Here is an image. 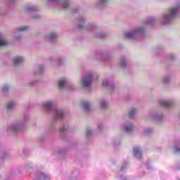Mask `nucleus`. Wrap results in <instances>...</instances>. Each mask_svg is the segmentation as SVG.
Listing matches in <instances>:
<instances>
[{
	"label": "nucleus",
	"mask_w": 180,
	"mask_h": 180,
	"mask_svg": "<svg viewBox=\"0 0 180 180\" xmlns=\"http://www.w3.org/2000/svg\"><path fill=\"white\" fill-rule=\"evenodd\" d=\"M94 79V77L92 75H89L88 76H86L83 79H82V85L85 86V88L88 86H91L92 84V80Z\"/></svg>",
	"instance_id": "f257e3e1"
},
{
	"label": "nucleus",
	"mask_w": 180,
	"mask_h": 180,
	"mask_svg": "<svg viewBox=\"0 0 180 180\" xmlns=\"http://www.w3.org/2000/svg\"><path fill=\"white\" fill-rule=\"evenodd\" d=\"M178 9H179V7H175L172 8L169 11V14L165 15V19H169L171 18H174L175 15H176V12H178Z\"/></svg>",
	"instance_id": "f03ea898"
},
{
	"label": "nucleus",
	"mask_w": 180,
	"mask_h": 180,
	"mask_svg": "<svg viewBox=\"0 0 180 180\" xmlns=\"http://www.w3.org/2000/svg\"><path fill=\"white\" fill-rule=\"evenodd\" d=\"M141 32H143L142 28L135 30L132 32H128V33L124 34V38L125 39H131V37H133V36H134L135 33H141Z\"/></svg>",
	"instance_id": "7ed1b4c3"
},
{
	"label": "nucleus",
	"mask_w": 180,
	"mask_h": 180,
	"mask_svg": "<svg viewBox=\"0 0 180 180\" xmlns=\"http://www.w3.org/2000/svg\"><path fill=\"white\" fill-rule=\"evenodd\" d=\"M66 83H67V79L65 78L61 79L60 80H59L58 83V88L60 89L64 88V85H65Z\"/></svg>",
	"instance_id": "20e7f679"
},
{
	"label": "nucleus",
	"mask_w": 180,
	"mask_h": 180,
	"mask_svg": "<svg viewBox=\"0 0 180 180\" xmlns=\"http://www.w3.org/2000/svg\"><path fill=\"white\" fill-rule=\"evenodd\" d=\"M23 61L22 57H17L13 59V64L15 65H18V64H20Z\"/></svg>",
	"instance_id": "39448f33"
},
{
	"label": "nucleus",
	"mask_w": 180,
	"mask_h": 180,
	"mask_svg": "<svg viewBox=\"0 0 180 180\" xmlns=\"http://www.w3.org/2000/svg\"><path fill=\"white\" fill-rule=\"evenodd\" d=\"M82 105L84 107V110L86 111L89 110V103L86 101H82Z\"/></svg>",
	"instance_id": "423d86ee"
},
{
	"label": "nucleus",
	"mask_w": 180,
	"mask_h": 180,
	"mask_svg": "<svg viewBox=\"0 0 180 180\" xmlns=\"http://www.w3.org/2000/svg\"><path fill=\"white\" fill-rule=\"evenodd\" d=\"M42 106H44L46 109H49V108H51V106H53V102H51V101L46 102L42 104Z\"/></svg>",
	"instance_id": "0eeeda50"
},
{
	"label": "nucleus",
	"mask_w": 180,
	"mask_h": 180,
	"mask_svg": "<svg viewBox=\"0 0 180 180\" xmlns=\"http://www.w3.org/2000/svg\"><path fill=\"white\" fill-rule=\"evenodd\" d=\"M57 39V34L56 33H51L49 34V40L51 41L54 39Z\"/></svg>",
	"instance_id": "6e6552de"
},
{
	"label": "nucleus",
	"mask_w": 180,
	"mask_h": 180,
	"mask_svg": "<svg viewBox=\"0 0 180 180\" xmlns=\"http://www.w3.org/2000/svg\"><path fill=\"white\" fill-rule=\"evenodd\" d=\"M160 105L161 106H169V105H171V103L167 101H160Z\"/></svg>",
	"instance_id": "1a4fd4ad"
},
{
	"label": "nucleus",
	"mask_w": 180,
	"mask_h": 180,
	"mask_svg": "<svg viewBox=\"0 0 180 180\" xmlns=\"http://www.w3.org/2000/svg\"><path fill=\"white\" fill-rule=\"evenodd\" d=\"M134 155H141V152L140 151V149L135 148H134Z\"/></svg>",
	"instance_id": "9d476101"
},
{
	"label": "nucleus",
	"mask_w": 180,
	"mask_h": 180,
	"mask_svg": "<svg viewBox=\"0 0 180 180\" xmlns=\"http://www.w3.org/2000/svg\"><path fill=\"white\" fill-rule=\"evenodd\" d=\"M131 130H133V125L131 124L125 127V131H131Z\"/></svg>",
	"instance_id": "9b49d317"
},
{
	"label": "nucleus",
	"mask_w": 180,
	"mask_h": 180,
	"mask_svg": "<svg viewBox=\"0 0 180 180\" xmlns=\"http://www.w3.org/2000/svg\"><path fill=\"white\" fill-rule=\"evenodd\" d=\"M101 107L102 109H106V108H108V103H106L105 101H102L101 103Z\"/></svg>",
	"instance_id": "f8f14e48"
},
{
	"label": "nucleus",
	"mask_w": 180,
	"mask_h": 180,
	"mask_svg": "<svg viewBox=\"0 0 180 180\" xmlns=\"http://www.w3.org/2000/svg\"><path fill=\"white\" fill-rule=\"evenodd\" d=\"M8 44V42L4 39H0V47L2 46H6Z\"/></svg>",
	"instance_id": "ddd939ff"
},
{
	"label": "nucleus",
	"mask_w": 180,
	"mask_h": 180,
	"mask_svg": "<svg viewBox=\"0 0 180 180\" xmlns=\"http://www.w3.org/2000/svg\"><path fill=\"white\" fill-rule=\"evenodd\" d=\"M13 106H15V103H10L7 104L6 109H12V108H13Z\"/></svg>",
	"instance_id": "4468645a"
},
{
	"label": "nucleus",
	"mask_w": 180,
	"mask_h": 180,
	"mask_svg": "<svg viewBox=\"0 0 180 180\" xmlns=\"http://www.w3.org/2000/svg\"><path fill=\"white\" fill-rule=\"evenodd\" d=\"M28 27H22L18 29V32H26L27 30Z\"/></svg>",
	"instance_id": "2eb2a0df"
},
{
	"label": "nucleus",
	"mask_w": 180,
	"mask_h": 180,
	"mask_svg": "<svg viewBox=\"0 0 180 180\" xmlns=\"http://www.w3.org/2000/svg\"><path fill=\"white\" fill-rule=\"evenodd\" d=\"M136 113V109L131 110L129 112V116L131 117Z\"/></svg>",
	"instance_id": "dca6fc26"
},
{
	"label": "nucleus",
	"mask_w": 180,
	"mask_h": 180,
	"mask_svg": "<svg viewBox=\"0 0 180 180\" xmlns=\"http://www.w3.org/2000/svg\"><path fill=\"white\" fill-rule=\"evenodd\" d=\"M70 6V4H68V1H65L63 3V8H67Z\"/></svg>",
	"instance_id": "f3484780"
},
{
	"label": "nucleus",
	"mask_w": 180,
	"mask_h": 180,
	"mask_svg": "<svg viewBox=\"0 0 180 180\" xmlns=\"http://www.w3.org/2000/svg\"><path fill=\"white\" fill-rule=\"evenodd\" d=\"M91 131L90 130H87L86 134V137H89L91 134Z\"/></svg>",
	"instance_id": "a211bd4d"
},
{
	"label": "nucleus",
	"mask_w": 180,
	"mask_h": 180,
	"mask_svg": "<svg viewBox=\"0 0 180 180\" xmlns=\"http://www.w3.org/2000/svg\"><path fill=\"white\" fill-rule=\"evenodd\" d=\"M120 65H121V67H126V62L125 61L121 62Z\"/></svg>",
	"instance_id": "6ab92c4d"
},
{
	"label": "nucleus",
	"mask_w": 180,
	"mask_h": 180,
	"mask_svg": "<svg viewBox=\"0 0 180 180\" xmlns=\"http://www.w3.org/2000/svg\"><path fill=\"white\" fill-rule=\"evenodd\" d=\"M8 91V86H5L3 87V92H6Z\"/></svg>",
	"instance_id": "aec40b11"
},
{
	"label": "nucleus",
	"mask_w": 180,
	"mask_h": 180,
	"mask_svg": "<svg viewBox=\"0 0 180 180\" xmlns=\"http://www.w3.org/2000/svg\"><path fill=\"white\" fill-rule=\"evenodd\" d=\"M151 131H153V130L152 129H146L145 130V133H151Z\"/></svg>",
	"instance_id": "412c9836"
},
{
	"label": "nucleus",
	"mask_w": 180,
	"mask_h": 180,
	"mask_svg": "<svg viewBox=\"0 0 180 180\" xmlns=\"http://www.w3.org/2000/svg\"><path fill=\"white\" fill-rule=\"evenodd\" d=\"M108 82H103V86H108Z\"/></svg>",
	"instance_id": "4be33fe9"
},
{
	"label": "nucleus",
	"mask_w": 180,
	"mask_h": 180,
	"mask_svg": "<svg viewBox=\"0 0 180 180\" xmlns=\"http://www.w3.org/2000/svg\"><path fill=\"white\" fill-rule=\"evenodd\" d=\"M100 2L105 4V2H108V0H100Z\"/></svg>",
	"instance_id": "5701e85b"
},
{
	"label": "nucleus",
	"mask_w": 180,
	"mask_h": 180,
	"mask_svg": "<svg viewBox=\"0 0 180 180\" xmlns=\"http://www.w3.org/2000/svg\"><path fill=\"white\" fill-rule=\"evenodd\" d=\"M176 153H180V148H176Z\"/></svg>",
	"instance_id": "b1692460"
},
{
	"label": "nucleus",
	"mask_w": 180,
	"mask_h": 180,
	"mask_svg": "<svg viewBox=\"0 0 180 180\" xmlns=\"http://www.w3.org/2000/svg\"><path fill=\"white\" fill-rule=\"evenodd\" d=\"M58 116H60L61 117L63 116V112H58Z\"/></svg>",
	"instance_id": "393cba45"
},
{
	"label": "nucleus",
	"mask_w": 180,
	"mask_h": 180,
	"mask_svg": "<svg viewBox=\"0 0 180 180\" xmlns=\"http://www.w3.org/2000/svg\"><path fill=\"white\" fill-rule=\"evenodd\" d=\"M78 29H82V26L78 25Z\"/></svg>",
	"instance_id": "a878e982"
}]
</instances>
